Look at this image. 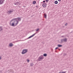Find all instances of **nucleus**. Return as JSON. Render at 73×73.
<instances>
[{"label":"nucleus","mask_w":73,"mask_h":73,"mask_svg":"<svg viewBox=\"0 0 73 73\" xmlns=\"http://www.w3.org/2000/svg\"><path fill=\"white\" fill-rule=\"evenodd\" d=\"M21 21V18H13L10 21V25L12 27H16L17 26L19 23V21Z\"/></svg>","instance_id":"nucleus-1"},{"label":"nucleus","mask_w":73,"mask_h":73,"mask_svg":"<svg viewBox=\"0 0 73 73\" xmlns=\"http://www.w3.org/2000/svg\"><path fill=\"white\" fill-rule=\"evenodd\" d=\"M44 58V57H43V55H41L38 58V60L39 61H42Z\"/></svg>","instance_id":"nucleus-2"},{"label":"nucleus","mask_w":73,"mask_h":73,"mask_svg":"<svg viewBox=\"0 0 73 73\" xmlns=\"http://www.w3.org/2000/svg\"><path fill=\"white\" fill-rule=\"evenodd\" d=\"M64 41V42H66V41H67V38H65L60 40V42L61 43H62V42H63Z\"/></svg>","instance_id":"nucleus-3"},{"label":"nucleus","mask_w":73,"mask_h":73,"mask_svg":"<svg viewBox=\"0 0 73 73\" xmlns=\"http://www.w3.org/2000/svg\"><path fill=\"white\" fill-rule=\"evenodd\" d=\"M27 51H28V50H27L24 49L23 50V51L22 52V53L23 54H25V53H26V52H27Z\"/></svg>","instance_id":"nucleus-4"},{"label":"nucleus","mask_w":73,"mask_h":73,"mask_svg":"<svg viewBox=\"0 0 73 73\" xmlns=\"http://www.w3.org/2000/svg\"><path fill=\"white\" fill-rule=\"evenodd\" d=\"M14 11H15V10L13 9H11L8 12V13H11L12 12H14Z\"/></svg>","instance_id":"nucleus-5"},{"label":"nucleus","mask_w":73,"mask_h":73,"mask_svg":"<svg viewBox=\"0 0 73 73\" xmlns=\"http://www.w3.org/2000/svg\"><path fill=\"white\" fill-rule=\"evenodd\" d=\"M36 33H36L34 34H33L32 35L30 36L28 38V39H29V38H31V37H33V36H35V35H36Z\"/></svg>","instance_id":"nucleus-6"},{"label":"nucleus","mask_w":73,"mask_h":73,"mask_svg":"<svg viewBox=\"0 0 73 73\" xmlns=\"http://www.w3.org/2000/svg\"><path fill=\"white\" fill-rule=\"evenodd\" d=\"M42 6L44 8H45L46 7V3H44L42 4Z\"/></svg>","instance_id":"nucleus-7"},{"label":"nucleus","mask_w":73,"mask_h":73,"mask_svg":"<svg viewBox=\"0 0 73 73\" xmlns=\"http://www.w3.org/2000/svg\"><path fill=\"white\" fill-rule=\"evenodd\" d=\"M9 46H13V44L12 43H10L9 44Z\"/></svg>","instance_id":"nucleus-8"},{"label":"nucleus","mask_w":73,"mask_h":73,"mask_svg":"<svg viewBox=\"0 0 73 73\" xmlns=\"http://www.w3.org/2000/svg\"><path fill=\"white\" fill-rule=\"evenodd\" d=\"M3 4V1L2 0H0V5Z\"/></svg>","instance_id":"nucleus-9"},{"label":"nucleus","mask_w":73,"mask_h":73,"mask_svg":"<svg viewBox=\"0 0 73 73\" xmlns=\"http://www.w3.org/2000/svg\"><path fill=\"white\" fill-rule=\"evenodd\" d=\"M44 18H45L46 19V14H44Z\"/></svg>","instance_id":"nucleus-10"},{"label":"nucleus","mask_w":73,"mask_h":73,"mask_svg":"<svg viewBox=\"0 0 73 73\" xmlns=\"http://www.w3.org/2000/svg\"><path fill=\"white\" fill-rule=\"evenodd\" d=\"M19 4V2H15V5H16L17 4Z\"/></svg>","instance_id":"nucleus-11"},{"label":"nucleus","mask_w":73,"mask_h":73,"mask_svg":"<svg viewBox=\"0 0 73 73\" xmlns=\"http://www.w3.org/2000/svg\"><path fill=\"white\" fill-rule=\"evenodd\" d=\"M1 31H3V29L2 28V27H0V32Z\"/></svg>","instance_id":"nucleus-12"},{"label":"nucleus","mask_w":73,"mask_h":73,"mask_svg":"<svg viewBox=\"0 0 73 73\" xmlns=\"http://www.w3.org/2000/svg\"><path fill=\"white\" fill-rule=\"evenodd\" d=\"M54 3H55V4H58V1H56L54 2Z\"/></svg>","instance_id":"nucleus-13"},{"label":"nucleus","mask_w":73,"mask_h":73,"mask_svg":"<svg viewBox=\"0 0 73 73\" xmlns=\"http://www.w3.org/2000/svg\"><path fill=\"white\" fill-rule=\"evenodd\" d=\"M43 56H44V57H46V56H47V54H43Z\"/></svg>","instance_id":"nucleus-14"},{"label":"nucleus","mask_w":73,"mask_h":73,"mask_svg":"<svg viewBox=\"0 0 73 73\" xmlns=\"http://www.w3.org/2000/svg\"><path fill=\"white\" fill-rule=\"evenodd\" d=\"M58 47H61V46H62V45H60V44H58Z\"/></svg>","instance_id":"nucleus-15"},{"label":"nucleus","mask_w":73,"mask_h":73,"mask_svg":"<svg viewBox=\"0 0 73 73\" xmlns=\"http://www.w3.org/2000/svg\"><path fill=\"white\" fill-rule=\"evenodd\" d=\"M66 73V71H65L64 72L60 71L59 72V73Z\"/></svg>","instance_id":"nucleus-16"},{"label":"nucleus","mask_w":73,"mask_h":73,"mask_svg":"<svg viewBox=\"0 0 73 73\" xmlns=\"http://www.w3.org/2000/svg\"><path fill=\"white\" fill-rule=\"evenodd\" d=\"M30 66H33V63H32L30 64Z\"/></svg>","instance_id":"nucleus-17"},{"label":"nucleus","mask_w":73,"mask_h":73,"mask_svg":"<svg viewBox=\"0 0 73 73\" xmlns=\"http://www.w3.org/2000/svg\"><path fill=\"white\" fill-rule=\"evenodd\" d=\"M36 2L35 1H34L33 2V4H36Z\"/></svg>","instance_id":"nucleus-18"},{"label":"nucleus","mask_w":73,"mask_h":73,"mask_svg":"<svg viewBox=\"0 0 73 73\" xmlns=\"http://www.w3.org/2000/svg\"><path fill=\"white\" fill-rule=\"evenodd\" d=\"M10 71L11 72H12V73H14V71H13V70H10Z\"/></svg>","instance_id":"nucleus-19"},{"label":"nucleus","mask_w":73,"mask_h":73,"mask_svg":"<svg viewBox=\"0 0 73 73\" xmlns=\"http://www.w3.org/2000/svg\"><path fill=\"white\" fill-rule=\"evenodd\" d=\"M39 30V29L38 28L36 30V32L38 31Z\"/></svg>","instance_id":"nucleus-20"},{"label":"nucleus","mask_w":73,"mask_h":73,"mask_svg":"<svg viewBox=\"0 0 73 73\" xmlns=\"http://www.w3.org/2000/svg\"><path fill=\"white\" fill-rule=\"evenodd\" d=\"M2 3H4V1H5V0H2Z\"/></svg>","instance_id":"nucleus-21"},{"label":"nucleus","mask_w":73,"mask_h":73,"mask_svg":"<svg viewBox=\"0 0 73 73\" xmlns=\"http://www.w3.org/2000/svg\"><path fill=\"white\" fill-rule=\"evenodd\" d=\"M67 25H68V23H66L64 25L65 26H67Z\"/></svg>","instance_id":"nucleus-22"},{"label":"nucleus","mask_w":73,"mask_h":73,"mask_svg":"<svg viewBox=\"0 0 73 73\" xmlns=\"http://www.w3.org/2000/svg\"><path fill=\"white\" fill-rule=\"evenodd\" d=\"M45 1L46 2H48L49 1V0H45Z\"/></svg>","instance_id":"nucleus-23"},{"label":"nucleus","mask_w":73,"mask_h":73,"mask_svg":"<svg viewBox=\"0 0 73 73\" xmlns=\"http://www.w3.org/2000/svg\"><path fill=\"white\" fill-rule=\"evenodd\" d=\"M58 49V47H56L55 48V49Z\"/></svg>","instance_id":"nucleus-24"},{"label":"nucleus","mask_w":73,"mask_h":73,"mask_svg":"<svg viewBox=\"0 0 73 73\" xmlns=\"http://www.w3.org/2000/svg\"><path fill=\"white\" fill-rule=\"evenodd\" d=\"M45 1H43L42 3H45Z\"/></svg>","instance_id":"nucleus-25"},{"label":"nucleus","mask_w":73,"mask_h":73,"mask_svg":"<svg viewBox=\"0 0 73 73\" xmlns=\"http://www.w3.org/2000/svg\"><path fill=\"white\" fill-rule=\"evenodd\" d=\"M27 62H29V60H27Z\"/></svg>","instance_id":"nucleus-26"},{"label":"nucleus","mask_w":73,"mask_h":73,"mask_svg":"<svg viewBox=\"0 0 73 73\" xmlns=\"http://www.w3.org/2000/svg\"><path fill=\"white\" fill-rule=\"evenodd\" d=\"M1 57L0 56V60H1Z\"/></svg>","instance_id":"nucleus-27"},{"label":"nucleus","mask_w":73,"mask_h":73,"mask_svg":"<svg viewBox=\"0 0 73 73\" xmlns=\"http://www.w3.org/2000/svg\"><path fill=\"white\" fill-rule=\"evenodd\" d=\"M59 1H61V0H58Z\"/></svg>","instance_id":"nucleus-28"},{"label":"nucleus","mask_w":73,"mask_h":73,"mask_svg":"<svg viewBox=\"0 0 73 73\" xmlns=\"http://www.w3.org/2000/svg\"><path fill=\"white\" fill-rule=\"evenodd\" d=\"M36 8H37V7H38V6H36Z\"/></svg>","instance_id":"nucleus-29"},{"label":"nucleus","mask_w":73,"mask_h":73,"mask_svg":"<svg viewBox=\"0 0 73 73\" xmlns=\"http://www.w3.org/2000/svg\"><path fill=\"white\" fill-rule=\"evenodd\" d=\"M62 37H64V36H62Z\"/></svg>","instance_id":"nucleus-30"},{"label":"nucleus","mask_w":73,"mask_h":73,"mask_svg":"<svg viewBox=\"0 0 73 73\" xmlns=\"http://www.w3.org/2000/svg\"><path fill=\"white\" fill-rule=\"evenodd\" d=\"M41 3H42V2H41Z\"/></svg>","instance_id":"nucleus-31"},{"label":"nucleus","mask_w":73,"mask_h":73,"mask_svg":"<svg viewBox=\"0 0 73 73\" xmlns=\"http://www.w3.org/2000/svg\"><path fill=\"white\" fill-rule=\"evenodd\" d=\"M0 72H1V71H0Z\"/></svg>","instance_id":"nucleus-32"}]
</instances>
